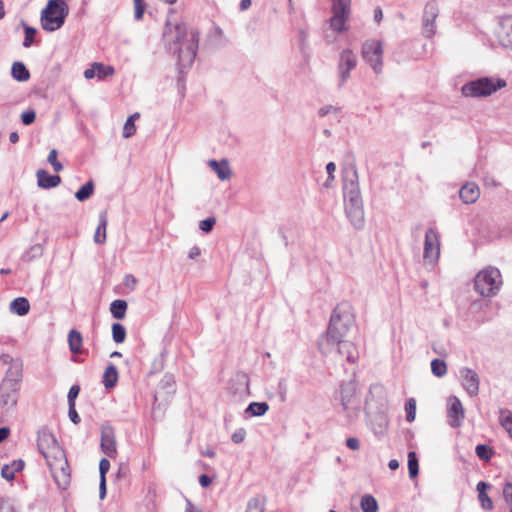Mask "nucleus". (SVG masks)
<instances>
[{"label": "nucleus", "instance_id": "obj_1", "mask_svg": "<svg viewBox=\"0 0 512 512\" xmlns=\"http://www.w3.org/2000/svg\"><path fill=\"white\" fill-rule=\"evenodd\" d=\"M164 37L168 42L169 49L177 55L179 70L183 72L195 60L198 51L199 32L183 22L175 25L167 23Z\"/></svg>", "mask_w": 512, "mask_h": 512}, {"label": "nucleus", "instance_id": "obj_2", "mask_svg": "<svg viewBox=\"0 0 512 512\" xmlns=\"http://www.w3.org/2000/svg\"><path fill=\"white\" fill-rule=\"evenodd\" d=\"M355 324L354 314L348 303L338 304L330 317L329 325L325 334L318 340V349L321 354L329 355L336 345L345 340L347 333Z\"/></svg>", "mask_w": 512, "mask_h": 512}, {"label": "nucleus", "instance_id": "obj_3", "mask_svg": "<svg viewBox=\"0 0 512 512\" xmlns=\"http://www.w3.org/2000/svg\"><path fill=\"white\" fill-rule=\"evenodd\" d=\"M343 194L347 218L355 229H362L364 227L365 217L356 169H353L350 174L344 176Z\"/></svg>", "mask_w": 512, "mask_h": 512}, {"label": "nucleus", "instance_id": "obj_4", "mask_svg": "<svg viewBox=\"0 0 512 512\" xmlns=\"http://www.w3.org/2000/svg\"><path fill=\"white\" fill-rule=\"evenodd\" d=\"M43 456L57 485L65 488L70 482V472L64 450L56 441Z\"/></svg>", "mask_w": 512, "mask_h": 512}, {"label": "nucleus", "instance_id": "obj_5", "mask_svg": "<svg viewBox=\"0 0 512 512\" xmlns=\"http://www.w3.org/2000/svg\"><path fill=\"white\" fill-rule=\"evenodd\" d=\"M507 81L499 77H479L469 81L461 88L462 95L470 98H484L491 96L505 88Z\"/></svg>", "mask_w": 512, "mask_h": 512}, {"label": "nucleus", "instance_id": "obj_6", "mask_svg": "<svg viewBox=\"0 0 512 512\" xmlns=\"http://www.w3.org/2000/svg\"><path fill=\"white\" fill-rule=\"evenodd\" d=\"M503 285L502 275L498 268L488 266L479 271L474 279V288L482 297L496 296Z\"/></svg>", "mask_w": 512, "mask_h": 512}, {"label": "nucleus", "instance_id": "obj_7", "mask_svg": "<svg viewBox=\"0 0 512 512\" xmlns=\"http://www.w3.org/2000/svg\"><path fill=\"white\" fill-rule=\"evenodd\" d=\"M67 15L68 5L64 0H49L41 12V26L45 31H56L63 26Z\"/></svg>", "mask_w": 512, "mask_h": 512}, {"label": "nucleus", "instance_id": "obj_8", "mask_svg": "<svg viewBox=\"0 0 512 512\" xmlns=\"http://www.w3.org/2000/svg\"><path fill=\"white\" fill-rule=\"evenodd\" d=\"M339 399L342 410L348 418L357 415L360 408V396L358 384L355 380H349L341 384Z\"/></svg>", "mask_w": 512, "mask_h": 512}, {"label": "nucleus", "instance_id": "obj_9", "mask_svg": "<svg viewBox=\"0 0 512 512\" xmlns=\"http://www.w3.org/2000/svg\"><path fill=\"white\" fill-rule=\"evenodd\" d=\"M440 256V235L434 227L425 232L423 261L426 266L434 267Z\"/></svg>", "mask_w": 512, "mask_h": 512}, {"label": "nucleus", "instance_id": "obj_10", "mask_svg": "<svg viewBox=\"0 0 512 512\" xmlns=\"http://www.w3.org/2000/svg\"><path fill=\"white\" fill-rule=\"evenodd\" d=\"M382 55L383 49L380 41L368 40L363 44L362 56L377 74L382 71Z\"/></svg>", "mask_w": 512, "mask_h": 512}, {"label": "nucleus", "instance_id": "obj_11", "mask_svg": "<svg viewBox=\"0 0 512 512\" xmlns=\"http://www.w3.org/2000/svg\"><path fill=\"white\" fill-rule=\"evenodd\" d=\"M350 3L351 0H333L330 25L334 31L343 32L347 29L345 23L350 14Z\"/></svg>", "mask_w": 512, "mask_h": 512}, {"label": "nucleus", "instance_id": "obj_12", "mask_svg": "<svg viewBox=\"0 0 512 512\" xmlns=\"http://www.w3.org/2000/svg\"><path fill=\"white\" fill-rule=\"evenodd\" d=\"M357 64V57L350 49H345L340 53L338 62V87L342 88L350 78L352 71Z\"/></svg>", "mask_w": 512, "mask_h": 512}, {"label": "nucleus", "instance_id": "obj_13", "mask_svg": "<svg viewBox=\"0 0 512 512\" xmlns=\"http://www.w3.org/2000/svg\"><path fill=\"white\" fill-rule=\"evenodd\" d=\"M18 390L15 384L2 381L0 384V408L8 411L14 408L18 401Z\"/></svg>", "mask_w": 512, "mask_h": 512}, {"label": "nucleus", "instance_id": "obj_14", "mask_svg": "<svg viewBox=\"0 0 512 512\" xmlns=\"http://www.w3.org/2000/svg\"><path fill=\"white\" fill-rule=\"evenodd\" d=\"M461 384L469 396L474 397L479 393L480 378L478 373L468 367H462L459 370Z\"/></svg>", "mask_w": 512, "mask_h": 512}, {"label": "nucleus", "instance_id": "obj_15", "mask_svg": "<svg viewBox=\"0 0 512 512\" xmlns=\"http://www.w3.org/2000/svg\"><path fill=\"white\" fill-rule=\"evenodd\" d=\"M439 14L438 4L433 1L425 5L423 12V29L426 37L431 38L435 33V21Z\"/></svg>", "mask_w": 512, "mask_h": 512}, {"label": "nucleus", "instance_id": "obj_16", "mask_svg": "<svg viewBox=\"0 0 512 512\" xmlns=\"http://www.w3.org/2000/svg\"><path fill=\"white\" fill-rule=\"evenodd\" d=\"M101 449L110 458L117 453L114 428L109 424L101 427Z\"/></svg>", "mask_w": 512, "mask_h": 512}, {"label": "nucleus", "instance_id": "obj_17", "mask_svg": "<svg viewBox=\"0 0 512 512\" xmlns=\"http://www.w3.org/2000/svg\"><path fill=\"white\" fill-rule=\"evenodd\" d=\"M447 416L448 423L451 427L457 428L461 426L462 420L464 419V408L461 401L456 396L449 398Z\"/></svg>", "mask_w": 512, "mask_h": 512}, {"label": "nucleus", "instance_id": "obj_18", "mask_svg": "<svg viewBox=\"0 0 512 512\" xmlns=\"http://www.w3.org/2000/svg\"><path fill=\"white\" fill-rule=\"evenodd\" d=\"M497 36L502 46L512 50V15L500 18Z\"/></svg>", "mask_w": 512, "mask_h": 512}, {"label": "nucleus", "instance_id": "obj_19", "mask_svg": "<svg viewBox=\"0 0 512 512\" xmlns=\"http://www.w3.org/2000/svg\"><path fill=\"white\" fill-rule=\"evenodd\" d=\"M56 441L55 436L48 429L44 428L38 431L37 447L42 455L49 451Z\"/></svg>", "mask_w": 512, "mask_h": 512}, {"label": "nucleus", "instance_id": "obj_20", "mask_svg": "<svg viewBox=\"0 0 512 512\" xmlns=\"http://www.w3.org/2000/svg\"><path fill=\"white\" fill-rule=\"evenodd\" d=\"M459 196L461 200L466 204H472L477 201V199L480 196V189L479 187L473 183H466L463 185L459 191Z\"/></svg>", "mask_w": 512, "mask_h": 512}, {"label": "nucleus", "instance_id": "obj_21", "mask_svg": "<svg viewBox=\"0 0 512 512\" xmlns=\"http://www.w3.org/2000/svg\"><path fill=\"white\" fill-rule=\"evenodd\" d=\"M37 184L40 188L50 189L57 187L61 183V178L58 175H50L46 170H38L36 173Z\"/></svg>", "mask_w": 512, "mask_h": 512}, {"label": "nucleus", "instance_id": "obj_22", "mask_svg": "<svg viewBox=\"0 0 512 512\" xmlns=\"http://www.w3.org/2000/svg\"><path fill=\"white\" fill-rule=\"evenodd\" d=\"M208 165L217 174L220 180L225 181L230 179L232 171L226 159H222L221 161L212 159L208 161Z\"/></svg>", "mask_w": 512, "mask_h": 512}, {"label": "nucleus", "instance_id": "obj_23", "mask_svg": "<svg viewBox=\"0 0 512 512\" xmlns=\"http://www.w3.org/2000/svg\"><path fill=\"white\" fill-rule=\"evenodd\" d=\"M336 348L337 352L340 355L345 356L348 362L355 363L357 361L358 351L352 342L343 340L341 343L336 345Z\"/></svg>", "mask_w": 512, "mask_h": 512}, {"label": "nucleus", "instance_id": "obj_24", "mask_svg": "<svg viewBox=\"0 0 512 512\" xmlns=\"http://www.w3.org/2000/svg\"><path fill=\"white\" fill-rule=\"evenodd\" d=\"M491 488V485L487 482H484V481H480L478 482L477 486H476V489L478 491V500L481 504V507L484 509V510H492L493 509V501L492 499L488 496L487 494V490Z\"/></svg>", "mask_w": 512, "mask_h": 512}, {"label": "nucleus", "instance_id": "obj_25", "mask_svg": "<svg viewBox=\"0 0 512 512\" xmlns=\"http://www.w3.org/2000/svg\"><path fill=\"white\" fill-rule=\"evenodd\" d=\"M24 461L22 460H14L10 464H6L1 469V476L8 480L12 481L15 478V473L21 471L24 468Z\"/></svg>", "mask_w": 512, "mask_h": 512}, {"label": "nucleus", "instance_id": "obj_26", "mask_svg": "<svg viewBox=\"0 0 512 512\" xmlns=\"http://www.w3.org/2000/svg\"><path fill=\"white\" fill-rule=\"evenodd\" d=\"M108 225L106 212L99 215V224L94 234V241L97 244H103L106 241V229Z\"/></svg>", "mask_w": 512, "mask_h": 512}, {"label": "nucleus", "instance_id": "obj_27", "mask_svg": "<svg viewBox=\"0 0 512 512\" xmlns=\"http://www.w3.org/2000/svg\"><path fill=\"white\" fill-rule=\"evenodd\" d=\"M29 301L24 297L15 298L10 303V311L16 315L24 316L29 312Z\"/></svg>", "mask_w": 512, "mask_h": 512}, {"label": "nucleus", "instance_id": "obj_28", "mask_svg": "<svg viewBox=\"0 0 512 512\" xmlns=\"http://www.w3.org/2000/svg\"><path fill=\"white\" fill-rule=\"evenodd\" d=\"M12 77L19 81L25 82L30 78V72L22 62H14L11 68Z\"/></svg>", "mask_w": 512, "mask_h": 512}, {"label": "nucleus", "instance_id": "obj_29", "mask_svg": "<svg viewBox=\"0 0 512 512\" xmlns=\"http://www.w3.org/2000/svg\"><path fill=\"white\" fill-rule=\"evenodd\" d=\"M118 380V372L113 364H109L103 374V384L105 388H113Z\"/></svg>", "mask_w": 512, "mask_h": 512}, {"label": "nucleus", "instance_id": "obj_30", "mask_svg": "<svg viewBox=\"0 0 512 512\" xmlns=\"http://www.w3.org/2000/svg\"><path fill=\"white\" fill-rule=\"evenodd\" d=\"M21 378H22V367L20 364L14 363L9 367L3 381H9V382L15 384L16 387H19Z\"/></svg>", "mask_w": 512, "mask_h": 512}, {"label": "nucleus", "instance_id": "obj_31", "mask_svg": "<svg viewBox=\"0 0 512 512\" xmlns=\"http://www.w3.org/2000/svg\"><path fill=\"white\" fill-rule=\"evenodd\" d=\"M69 348L73 354H79L82 347V336L80 332L72 329L68 334Z\"/></svg>", "mask_w": 512, "mask_h": 512}, {"label": "nucleus", "instance_id": "obj_32", "mask_svg": "<svg viewBox=\"0 0 512 512\" xmlns=\"http://www.w3.org/2000/svg\"><path fill=\"white\" fill-rule=\"evenodd\" d=\"M127 302L122 299L114 300L110 304V312L115 319H123L126 315Z\"/></svg>", "mask_w": 512, "mask_h": 512}, {"label": "nucleus", "instance_id": "obj_33", "mask_svg": "<svg viewBox=\"0 0 512 512\" xmlns=\"http://www.w3.org/2000/svg\"><path fill=\"white\" fill-rule=\"evenodd\" d=\"M499 423L512 438V412L508 409H500Z\"/></svg>", "mask_w": 512, "mask_h": 512}, {"label": "nucleus", "instance_id": "obj_34", "mask_svg": "<svg viewBox=\"0 0 512 512\" xmlns=\"http://www.w3.org/2000/svg\"><path fill=\"white\" fill-rule=\"evenodd\" d=\"M269 409V405L266 402H252L248 405L246 413L251 416H262Z\"/></svg>", "mask_w": 512, "mask_h": 512}, {"label": "nucleus", "instance_id": "obj_35", "mask_svg": "<svg viewBox=\"0 0 512 512\" xmlns=\"http://www.w3.org/2000/svg\"><path fill=\"white\" fill-rule=\"evenodd\" d=\"M360 506L363 512L378 511V503L376 499L370 494H366L361 498Z\"/></svg>", "mask_w": 512, "mask_h": 512}, {"label": "nucleus", "instance_id": "obj_36", "mask_svg": "<svg viewBox=\"0 0 512 512\" xmlns=\"http://www.w3.org/2000/svg\"><path fill=\"white\" fill-rule=\"evenodd\" d=\"M94 191V185L92 181L85 183L76 193L75 197L78 201L83 202L87 200Z\"/></svg>", "mask_w": 512, "mask_h": 512}, {"label": "nucleus", "instance_id": "obj_37", "mask_svg": "<svg viewBox=\"0 0 512 512\" xmlns=\"http://www.w3.org/2000/svg\"><path fill=\"white\" fill-rule=\"evenodd\" d=\"M408 470L410 478L416 477L419 473L418 458L414 451L408 453Z\"/></svg>", "mask_w": 512, "mask_h": 512}, {"label": "nucleus", "instance_id": "obj_38", "mask_svg": "<svg viewBox=\"0 0 512 512\" xmlns=\"http://www.w3.org/2000/svg\"><path fill=\"white\" fill-rule=\"evenodd\" d=\"M112 338L115 343H123L126 338V329L120 323H114L112 325Z\"/></svg>", "mask_w": 512, "mask_h": 512}, {"label": "nucleus", "instance_id": "obj_39", "mask_svg": "<svg viewBox=\"0 0 512 512\" xmlns=\"http://www.w3.org/2000/svg\"><path fill=\"white\" fill-rule=\"evenodd\" d=\"M432 373L437 377H443L447 373L446 363L441 359H433L431 362Z\"/></svg>", "mask_w": 512, "mask_h": 512}, {"label": "nucleus", "instance_id": "obj_40", "mask_svg": "<svg viewBox=\"0 0 512 512\" xmlns=\"http://www.w3.org/2000/svg\"><path fill=\"white\" fill-rule=\"evenodd\" d=\"M95 68H97V77L100 80L110 77L115 73V69L113 66L104 65L99 62H95Z\"/></svg>", "mask_w": 512, "mask_h": 512}, {"label": "nucleus", "instance_id": "obj_41", "mask_svg": "<svg viewBox=\"0 0 512 512\" xmlns=\"http://www.w3.org/2000/svg\"><path fill=\"white\" fill-rule=\"evenodd\" d=\"M265 503L258 497L251 498L247 503L246 512H264Z\"/></svg>", "mask_w": 512, "mask_h": 512}, {"label": "nucleus", "instance_id": "obj_42", "mask_svg": "<svg viewBox=\"0 0 512 512\" xmlns=\"http://www.w3.org/2000/svg\"><path fill=\"white\" fill-rule=\"evenodd\" d=\"M475 453L481 460L488 461L493 455V450L488 445L478 444L475 448Z\"/></svg>", "mask_w": 512, "mask_h": 512}, {"label": "nucleus", "instance_id": "obj_43", "mask_svg": "<svg viewBox=\"0 0 512 512\" xmlns=\"http://www.w3.org/2000/svg\"><path fill=\"white\" fill-rule=\"evenodd\" d=\"M405 411H406V420L408 422H413L415 420L416 416V401L414 398H410L407 400L405 404Z\"/></svg>", "mask_w": 512, "mask_h": 512}, {"label": "nucleus", "instance_id": "obj_44", "mask_svg": "<svg viewBox=\"0 0 512 512\" xmlns=\"http://www.w3.org/2000/svg\"><path fill=\"white\" fill-rule=\"evenodd\" d=\"M23 25H24V33H25V37H24V41H23V46L25 48H28L34 42V36L36 34V29L31 27V26H28L26 24H23Z\"/></svg>", "mask_w": 512, "mask_h": 512}, {"label": "nucleus", "instance_id": "obj_45", "mask_svg": "<svg viewBox=\"0 0 512 512\" xmlns=\"http://www.w3.org/2000/svg\"><path fill=\"white\" fill-rule=\"evenodd\" d=\"M216 223V219L215 217H207L206 219L200 221L199 223V228L205 232V233H209L212 231L214 225Z\"/></svg>", "mask_w": 512, "mask_h": 512}, {"label": "nucleus", "instance_id": "obj_46", "mask_svg": "<svg viewBox=\"0 0 512 512\" xmlns=\"http://www.w3.org/2000/svg\"><path fill=\"white\" fill-rule=\"evenodd\" d=\"M136 132L135 124L132 122V118H128L123 127V137L129 138Z\"/></svg>", "mask_w": 512, "mask_h": 512}, {"label": "nucleus", "instance_id": "obj_47", "mask_svg": "<svg viewBox=\"0 0 512 512\" xmlns=\"http://www.w3.org/2000/svg\"><path fill=\"white\" fill-rule=\"evenodd\" d=\"M146 8V4L144 1L134 2V18L136 20H141Z\"/></svg>", "mask_w": 512, "mask_h": 512}, {"label": "nucleus", "instance_id": "obj_48", "mask_svg": "<svg viewBox=\"0 0 512 512\" xmlns=\"http://www.w3.org/2000/svg\"><path fill=\"white\" fill-rule=\"evenodd\" d=\"M503 496L508 503L510 509L512 508V482L507 481L503 488Z\"/></svg>", "mask_w": 512, "mask_h": 512}, {"label": "nucleus", "instance_id": "obj_49", "mask_svg": "<svg viewBox=\"0 0 512 512\" xmlns=\"http://www.w3.org/2000/svg\"><path fill=\"white\" fill-rule=\"evenodd\" d=\"M36 118V113L34 110L25 111L21 115V120L24 125H31Z\"/></svg>", "mask_w": 512, "mask_h": 512}, {"label": "nucleus", "instance_id": "obj_50", "mask_svg": "<svg viewBox=\"0 0 512 512\" xmlns=\"http://www.w3.org/2000/svg\"><path fill=\"white\" fill-rule=\"evenodd\" d=\"M246 430L244 428L237 429L231 436V439L234 443L239 444L245 440Z\"/></svg>", "mask_w": 512, "mask_h": 512}, {"label": "nucleus", "instance_id": "obj_51", "mask_svg": "<svg viewBox=\"0 0 512 512\" xmlns=\"http://www.w3.org/2000/svg\"><path fill=\"white\" fill-rule=\"evenodd\" d=\"M68 406H69V408H68V415H69L70 420L74 424H79L80 421H81V418H80L79 414L77 413V411L75 409V403H71V405H68Z\"/></svg>", "mask_w": 512, "mask_h": 512}, {"label": "nucleus", "instance_id": "obj_52", "mask_svg": "<svg viewBox=\"0 0 512 512\" xmlns=\"http://www.w3.org/2000/svg\"><path fill=\"white\" fill-rule=\"evenodd\" d=\"M110 469V462L106 458H102L99 463L100 478H106V474Z\"/></svg>", "mask_w": 512, "mask_h": 512}, {"label": "nucleus", "instance_id": "obj_53", "mask_svg": "<svg viewBox=\"0 0 512 512\" xmlns=\"http://www.w3.org/2000/svg\"><path fill=\"white\" fill-rule=\"evenodd\" d=\"M79 392H80V387L78 385L71 386V388L69 389V392H68V396H67L68 405H71V403H75V399L79 395Z\"/></svg>", "mask_w": 512, "mask_h": 512}, {"label": "nucleus", "instance_id": "obj_54", "mask_svg": "<svg viewBox=\"0 0 512 512\" xmlns=\"http://www.w3.org/2000/svg\"><path fill=\"white\" fill-rule=\"evenodd\" d=\"M0 512H16L13 504L7 499H0Z\"/></svg>", "mask_w": 512, "mask_h": 512}, {"label": "nucleus", "instance_id": "obj_55", "mask_svg": "<svg viewBox=\"0 0 512 512\" xmlns=\"http://www.w3.org/2000/svg\"><path fill=\"white\" fill-rule=\"evenodd\" d=\"M346 446L351 450H358L360 448V442L355 437H349L346 440Z\"/></svg>", "mask_w": 512, "mask_h": 512}, {"label": "nucleus", "instance_id": "obj_56", "mask_svg": "<svg viewBox=\"0 0 512 512\" xmlns=\"http://www.w3.org/2000/svg\"><path fill=\"white\" fill-rule=\"evenodd\" d=\"M338 111V108L332 106V105H327V106H324V107H321L318 111V114L321 116V117H325L326 115H328L329 113L331 112H337Z\"/></svg>", "mask_w": 512, "mask_h": 512}, {"label": "nucleus", "instance_id": "obj_57", "mask_svg": "<svg viewBox=\"0 0 512 512\" xmlns=\"http://www.w3.org/2000/svg\"><path fill=\"white\" fill-rule=\"evenodd\" d=\"M97 76V68H95V62L91 65L90 68L84 71V77L88 80Z\"/></svg>", "mask_w": 512, "mask_h": 512}, {"label": "nucleus", "instance_id": "obj_58", "mask_svg": "<svg viewBox=\"0 0 512 512\" xmlns=\"http://www.w3.org/2000/svg\"><path fill=\"white\" fill-rule=\"evenodd\" d=\"M106 478H100L99 483V498L102 500L106 496Z\"/></svg>", "mask_w": 512, "mask_h": 512}, {"label": "nucleus", "instance_id": "obj_59", "mask_svg": "<svg viewBox=\"0 0 512 512\" xmlns=\"http://www.w3.org/2000/svg\"><path fill=\"white\" fill-rule=\"evenodd\" d=\"M326 171L328 173V180L334 179V172L336 171V165L334 162H329L326 165Z\"/></svg>", "mask_w": 512, "mask_h": 512}, {"label": "nucleus", "instance_id": "obj_60", "mask_svg": "<svg viewBox=\"0 0 512 512\" xmlns=\"http://www.w3.org/2000/svg\"><path fill=\"white\" fill-rule=\"evenodd\" d=\"M211 482H212V480L208 475H206V474L200 475L199 483L202 487H208L211 484Z\"/></svg>", "mask_w": 512, "mask_h": 512}, {"label": "nucleus", "instance_id": "obj_61", "mask_svg": "<svg viewBox=\"0 0 512 512\" xmlns=\"http://www.w3.org/2000/svg\"><path fill=\"white\" fill-rule=\"evenodd\" d=\"M57 155H58V152L56 149H51L49 154H48V157H47V161L48 163H50L51 165L55 162H57Z\"/></svg>", "mask_w": 512, "mask_h": 512}, {"label": "nucleus", "instance_id": "obj_62", "mask_svg": "<svg viewBox=\"0 0 512 512\" xmlns=\"http://www.w3.org/2000/svg\"><path fill=\"white\" fill-rule=\"evenodd\" d=\"M200 253H201L200 248L198 246H193L189 250L188 257L190 259H195L196 257H198L200 255Z\"/></svg>", "mask_w": 512, "mask_h": 512}, {"label": "nucleus", "instance_id": "obj_63", "mask_svg": "<svg viewBox=\"0 0 512 512\" xmlns=\"http://www.w3.org/2000/svg\"><path fill=\"white\" fill-rule=\"evenodd\" d=\"M9 434H10L9 428L1 427L0 428V443L3 442L5 439H7Z\"/></svg>", "mask_w": 512, "mask_h": 512}, {"label": "nucleus", "instance_id": "obj_64", "mask_svg": "<svg viewBox=\"0 0 512 512\" xmlns=\"http://www.w3.org/2000/svg\"><path fill=\"white\" fill-rule=\"evenodd\" d=\"M185 512H200L192 503L190 500H186V509Z\"/></svg>", "mask_w": 512, "mask_h": 512}]
</instances>
